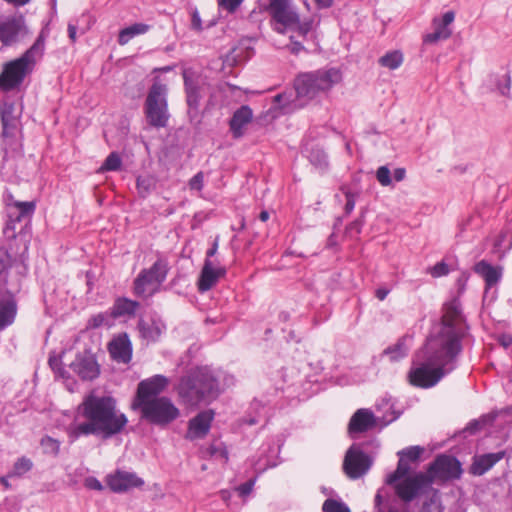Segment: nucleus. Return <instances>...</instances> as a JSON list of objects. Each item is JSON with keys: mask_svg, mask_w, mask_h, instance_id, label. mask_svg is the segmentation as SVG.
Here are the masks:
<instances>
[{"mask_svg": "<svg viewBox=\"0 0 512 512\" xmlns=\"http://www.w3.org/2000/svg\"><path fill=\"white\" fill-rule=\"evenodd\" d=\"M128 424L127 416L117 408L111 395L86 394L77 406L74 422L67 431L70 442L94 436L102 441L121 434Z\"/></svg>", "mask_w": 512, "mask_h": 512, "instance_id": "obj_1", "label": "nucleus"}, {"mask_svg": "<svg viewBox=\"0 0 512 512\" xmlns=\"http://www.w3.org/2000/svg\"><path fill=\"white\" fill-rule=\"evenodd\" d=\"M469 326L458 298L443 305L441 327L435 335H430L420 353L439 366L448 368L455 365L463 350L462 339L468 335Z\"/></svg>", "mask_w": 512, "mask_h": 512, "instance_id": "obj_2", "label": "nucleus"}, {"mask_svg": "<svg viewBox=\"0 0 512 512\" xmlns=\"http://www.w3.org/2000/svg\"><path fill=\"white\" fill-rule=\"evenodd\" d=\"M220 392L219 378L209 366H197L188 370L177 387L181 401L190 406L215 400Z\"/></svg>", "mask_w": 512, "mask_h": 512, "instance_id": "obj_3", "label": "nucleus"}, {"mask_svg": "<svg viewBox=\"0 0 512 512\" xmlns=\"http://www.w3.org/2000/svg\"><path fill=\"white\" fill-rule=\"evenodd\" d=\"M341 78V72L336 68L299 73L294 79L296 97L310 101L319 93L329 91Z\"/></svg>", "mask_w": 512, "mask_h": 512, "instance_id": "obj_4", "label": "nucleus"}, {"mask_svg": "<svg viewBox=\"0 0 512 512\" xmlns=\"http://www.w3.org/2000/svg\"><path fill=\"white\" fill-rule=\"evenodd\" d=\"M131 409L140 412V418L159 429H167L181 415L180 409L168 396L151 399L141 404H131Z\"/></svg>", "mask_w": 512, "mask_h": 512, "instance_id": "obj_5", "label": "nucleus"}, {"mask_svg": "<svg viewBox=\"0 0 512 512\" xmlns=\"http://www.w3.org/2000/svg\"><path fill=\"white\" fill-rule=\"evenodd\" d=\"M456 368L439 366L420 352L413 359L411 368L407 373L408 383L417 388L428 389L434 387L445 375Z\"/></svg>", "mask_w": 512, "mask_h": 512, "instance_id": "obj_6", "label": "nucleus"}, {"mask_svg": "<svg viewBox=\"0 0 512 512\" xmlns=\"http://www.w3.org/2000/svg\"><path fill=\"white\" fill-rule=\"evenodd\" d=\"M383 401L385 405L388 406V409L381 417H376L374 413L367 408H360L354 412L347 427L348 434L351 438H355L357 434L370 431L376 426L384 428L401 416L402 410L396 409L394 403H390L391 399Z\"/></svg>", "mask_w": 512, "mask_h": 512, "instance_id": "obj_7", "label": "nucleus"}, {"mask_svg": "<svg viewBox=\"0 0 512 512\" xmlns=\"http://www.w3.org/2000/svg\"><path fill=\"white\" fill-rule=\"evenodd\" d=\"M167 95V85L157 79L154 80L144 103L147 123L154 128H165L168 125L170 114Z\"/></svg>", "mask_w": 512, "mask_h": 512, "instance_id": "obj_8", "label": "nucleus"}, {"mask_svg": "<svg viewBox=\"0 0 512 512\" xmlns=\"http://www.w3.org/2000/svg\"><path fill=\"white\" fill-rule=\"evenodd\" d=\"M370 445L379 447L376 439L362 443H353L345 453L343 460V471L346 476L356 480L364 476L373 465V457L364 451V448Z\"/></svg>", "mask_w": 512, "mask_h": 512, "instance_id": "obj_9", "label": "nucleus"}, {"mask_svg": "<svg viewBox=\"0 0 512 512\" xmlns=\"http://www.w3.org/2000/svg\"><path fill=\"white\" fill-rule=\"evenodd\" d=\"M267 10L277 23L303 38L312 30L313 21H301L299 14L290 7L289 0H270Z\"/></svg>", "mask_w": 512, "mask_h": 512, "instance_id": "obj_10", "label": "nucleus"}, {"mask_svg": "<svg viewBox=\"0 0 512 512\" xmlns=\"http://www.w3.org/2000/svg\"><path fill=\"white\" fill-rule=\"evenodd\" d=\"M33 70L21 57L4 63L0 73V91L7 93L18 89Z\"/></svg>", "mask_w": 512, "mask_h": 512, "instance_id": "obj_11", "label": "nucleus"}, {"mask_svg": "<svg viewBox=\"0 0 512 512\" xmlns=\"http://www.w3.org/2000/svg\"><path fill=\"white\" fill-rule=\"evenodd\" d=\"M169 272L166 259L158 258L150 268L142 269L133 282V293L141 297L146 292V286L154 282L162 284Z\"/></svg>", "mask_w": 512, "mask_h": 512, "instance_id": "obj_12", "label": "nucleus"}, {"mask_svg": "<svg viewBox=\"0 0 512 512\" xmlns=\"http://www.w3.org/2000/svg\"><path fill=\"white\" fill-rule=\"evenodd\" d=\"M432 483L429 475L418 472L412 476L402 478L394 484L396 495L404 502L410 503L418 497L425 488Z\"/></svg>", "mask_w": 512, "mask_h": 512, "instance_id": "obj_13", "label": "nucleus"}, {"mask_svg": "<svg viewBox=\"0 0 512 512\" xmlns=\"http://www.w3.org/2000/svg\"><path fill=\"white\" fill-rule=\"evenodd\" d=\"M28 34L26 19L21 13L9 16L0 22V42L5 47L13 46Z\"/></svg>", "mask_w": 512, "mask_h": 512, "instance_id": "obj_14", "label": "nucleus"}, {"mask_svg": "<svg viewBox=\"0 0 512 512\" xmlns=\"http://www.w3.org/2000/svg\"><path fill=\"white\" fill-rule=\"evenodd\" d=\"M429 477L441 480L459 479L463 473L462 464L457 457L440 454L429 465Z\"/></svg>", "mask_w": 512, "mask_h": 512, "instance_id": "obj_15", "label": "nucleus"}, {"mask_svg": "<svg viewBox=\"0 0 512 512\" xmlns=\"http://www.w3.org/2000/svg\"><path fill=\"white\" fill-rule=\"evenodd\" d=\"M168 384L169 379L162 374H156L141 380L137 385L131 404H141L162 397L161 393L165 391Z\"/></svg>", "mask_w": 512, "mask_h": 512, "instance_id": "obj_16", "label": "nucleus"}, {"mask_svg": "<svg viewBox=\"0 0 512 512\" xmlns=\"http://www.w3.org/2000/svg\"><path fill=\"white\" fill-rule=\"evenodd\" d=\"M69 368L82 380L93 381L100 375V365L91 349H84L75 355Z\"/></svg>", "mask_w": 512, "mask_h": 512, "instance_id": "obj_17", "label": "nucleus"}, {"mask_svg": "<svg viewBox=\"0 0 512 512\" xmlns=\"http://www.w3.org/2000/svg\"><path fill=\"white\" fill-rule=\"evenodd\" d=\"M184 79V89L186 94V103L188 106V117L191 123H200V101L202 99L201 96V87L197 80L189 77L186 72L183 73Z\"/></svg>", "mask_w": 512, "mask_h": 512, "instance_id": "obj_18", "label": "nucleus"}, {"mask_svg": "<svg viewBox=\"0 0 512 512\" xmlns=\"http://www.w3.org/2000/svg\"><path fill=\"white\" fill-rule=\"evenodd\" d=\"M106 482L108 487L115 493H123L133 488H141L145 483L135 472L123 470H116L114 474L108 475Z\"/></svg>", "mask_w": 512, "mask_h": 512, "instance_id": "obj_19", "label": "nucleus"}, {"mask_svg": "<svg viewBox=\"0 0 512 512\" xmlns=\"http://www.w3.org/2000/svg\"><path fill=\"white\" fill-rule=\"evenodd\" d=\"M226 274L227 269L224 266H215L213 260L205 259L197 281L198 291L204 293L211 290Z\"/></svg>", "mask_w": 512, "mask_h": 512, "instance_id": "obj_20", "label": "nucleus"}, {"mask_svg": "<svg viewBox=\"0 0 512 512\" xmlns=\"http://www.w3.org/2000/svg\"><path fill=\"white\" fill-rule=\"evenodd\" d=\"M213 419V410L209 409L199 412L189 420L186 438L189 440L204 438L211 428Z\"/></svg>", "mask_w": 512, "mask_h": 512, "instance_id": "obj_21", "label": "nucleus"}, {"mask_svg": "<svg viewBox=\"0 0 512 512\" xmlns=\"http://www.w3.org/2000/svg\"><path fill=\"white\" fill-rule=\"evenodd\" d=\"M17 300L9 289L0 291V330L12 325L17 315Z\"/></svg>", "mask_w": 512, "mask_h": 512, "instance_id": "obj_22", "label": "nucleus"}, {"mask_svg": "<svg viewBox=\"0 0 512 512\" xmlns=\"http://www.w3.org/2000/svg\"><path fill=\"white\" fill-rule=\"evenodd\" d=\"M302 154L320 173L325 174L329 169V157L322 146L313 141L307 142L302 148Z\"/></svg>", "mask_w": 512, "mask_h": 512, "instance_id": "obj_23", "label": "nucleus"}, {"mask_svg": "<svg viewBox=\"0 0 512 512\" xmlns=\"http://www.w3.org/2000/svg\"><path fill=\"white\" fill-rule=\"evenodd\" d=\"M14 207L12 210L8 212V221L5 226V233L8 231L15 232L16 223H20L23 220L30 219L34 214L36 204L34 201H19L13 202ZM15 236V233L12 234V237Z\"/></svg>", "mask_w": 512, "mask_h": 512, "instance_id": "obj_24", "label": "nucleus"}, {"mask_svg": "<svg viewBox=\"0 0 512 512\" xmlns=\"http://www.w3.org/2000/svg\"><path fill=\"white\" fill-rule=\"evenodd\" d=\"M108 351L113 360L127 364L132 359V343L127 333L119 334L108 344Z\"/></svg>", "mask_w": 512, "mask_h": 512, "instance_id": "obj_25", "label": "nucleus"}, {"mask_svg": "<svg viewBox=\"0 0 512 512\" xmlns=\"http://www.w3.org/2000/svg\"><path fill=\"white\" fill-rule=\"evenodd\" d=\"M141 337L150 342H156L166 330V324L158 315L149 320L140 319L137 324Z\"/></svg>", "mask_w": 512, "mask_h": 512, "instance_id": "obj_26", "label": "nucleus"}, {"mask_svg": "<svg viewBox=\"0 0 512 512\" xmlns=\"http://www.w3.org/2000/svg\"><path fill=\"white\" fill-rule=\"evenodd\" d=\"M253 119V111L249 105H242L236 109L229 120V129L234 139L242 138L244 128Z\"/></svg>", "mask_w": 512, "mask_h": 512, "instance_id": "obj_27", "label": "nucleus"}, {"mask_svg": "<svg viewBox=\"0 0 512 512\" xmlns=\"http://www.w3.org/2000/svg\"><path fill=\"white\" fill-rule=\"evenodd\" d=\"M474 271L485 281L484 298H486L490 290L500 281L502 277V268L499 266H493L485 260H481L474 265Z\"/></svg>", "mask_w": 512, "mask_h": 512, "instance_id": "obj_28", "label": "nucleus"}, {"mask_svg": "<svg viewBox=\"0 0 512 512\" xmlns=\"http://www.w3.org/2000/svg\"><path fill=\"white\" fill-rule=\"evenodd\" d=\"M504 456V451L476 455L473 457V462L470 466V473L475 476H482L487 471H489L496 463L503 459Z\"/></svg>", "mask_w": 512, "mask_h": 512, "instance_id": "obj_29", "label": "nucleus"}, {"mask_svg": "<svg viewBox=\"0 0 512 512\" xmlns=\"http://www.w3.org/2000/svg\"><path fill=\"white\" fill-rule=\"evenodd\" d=\"M49 36L47 28H42L34 43L20 56L33 68L36 65V57H42L45 51V42Z\"/></svg>", "mask_w": 512, "mask_h": 512, "instance_id": "obj_30", "label": "nucleus"}, {"mask_svg": "<svg viewBox=\"0 0 512 512\" xmlns=\"http://www.w3.org/2000/svg\"><path fill=\"white\" fill-rule=\"evenodd\" d=\"M2 160L17 159L24 156L23 141L21 136H9L2 138Z\"/></svg>", "mask_w": 512, "mask_h": 512, "instance_id": "obj_31", "label": "nucleus"}, {"mask_svg": "<svg viewBox=\"0 0 512 512\" xmlns=\"http://www.w3.org/2000/svg\"><path fill=\"white\" fill-rule=\"evenodd\" d=\"M140 303L126 297H118L110 308V316L114 319L134 315Z\"/></svg>", "mask_w": 512, "mask_h": 512, "instance_id": "obj_32", "label": "nucleus"}, {"mask_svg": "<svg viewBox=\"0 0 512 512\" xmlns=\"http://www.w3.org/2000/svg\"><path fill=\"white\" fill-rule=\"evenodd\" d=\"M150 29V25L145 23H134L120 30L118 35V43L120 45L127 44L132 38L145 34Z\"/></svg>", "mask_w": 512, "mask_h": 512, "instance_id": "obj_33", "label": "nucleus"}, {"mask_svg": "<svg viewBox=\"0 0 512 512\" xmlns=\"http://www.w3.org/2000/svg\"><path fill=\"white\" fill-rule=\"evenodd\" d=\"M157 180L150 174L139 175L136 178V189L139 197L145 199L156 189Z\"/></svg>", "mask_w": 512, "mask_h": 512, "instance_id": "obj_34", "label": "nucleus"}, {"mask_svg": "<svg viewBox=\"0 0 512 512\" xmlns=\"http://www.w3.org/2000/svg\"><path fill=\"white\" fill-rule=\"evenodd\" d=\"M384 355L390 357L391 361H399L408 354V347L406 346V336L400 337L397 342L391 346H388L384 351Z\"/></svg>", "mask_w": 512, "mask_h": 512, "instance_id": "obj_35", "label": "nucleus"}, {"mask_svg": "<svg viewBox=\"0 0 512 512\" xmlns=\"http://www.w3.org/2000/svg\"><path fill=\"white\" fill-rule=\"evenodd\" d=\"M410 472V465L409 461H407L404 457L399 456V460L397 463V467L395 471L390 473L386 478V484L387 485H394L398 481H400L402 478H405L409 475Z\"/></svg>", "mask_w": 512, "mask_h": 512, "instance_id": "obj_36", "label": "nucleus"}, {"mask_svg": "<svg viewBox=\"0 0 512 512\" xmlns=\"http://www.w3.org/2000/svg\"><path fill=\"white\" fill-rule=\"evenodd\" d=\"M380 66L395 70L403 63V53L400 50L389 51L378 60Z\"/></svg>", "mask_w": 512, "mask_h": 512, "instance_id": "obj_37", "label": "nucleus"}, {"mask_svg": "<svg viewBox=\"0 0 512 512\" xmlns=\"http://www.w3.org/2000/svg\"><path fill=\"white\" fill-rule=\"evenodd\" d=\"M33 468V462L30 458L26 456H22L18 458L13 464L12 469L9 471V476H14L15 478H21L26 473L30 472Z\"/></svg>", "mask_w": 512, "mask_h": 512, "instance_id": "obj_38", "label": "nucleus"}, {"mask_svg": "<svg viewBox=\"0 0 512 512\" xmlns=\"http://www.w3.org/2000/svg\"><path fill=\"white\" fill-rule=\"evenodd\" d=\"M486 424L484 419H472L467 425L454 434V438L465 439L468 436H473L479 433Z\"/></svg>", "mask_w": 512, "mask_h": 512, "instance_id": "obj_39", "label": "nucleus"}, {"mask_svg": "<svg viewBox=\"0 0 512 512\" xmlns=\"http://www.w3.org/2000/svg\"><path fill=\"white\" fill-rule=\"evenodd\" d=\"M63 354L64 352H62L60 355H50L48 358V364L56 377L62 379H70L71 375L69 371L65 369L62 362Z\"/></svg>", "mask_w": 512, "mask_h": 512, "instance_id": "obj_40", "label": "nucleus"}, {"mask_svg": "<svg viewBox=\"0 0 512 512\" xmlns=\"http://www.w3.org/2000/svg\"><path fill=\"white\" fill-rule=\"evenodd\" d=\"M434 24L436 25L434 31L426 34L423 38V42L425 44H433V43L438 42L439 40H446L452 34V31L450 28H443V27H440L439 25H437L436 19L434 20Z\"/></svg>", "mask_w": 512, "mask_h": 512, "instance_id": "obj_41", "label": "nucleus"}, {"mask_svg": "<svg viewBox=\"0 0 512 512\" xmlns=\"http://www.w3.org/2000/svg\"><path fill=\"white\" fill-rule=\"evenodd\" d=\"M60 445L61 443L59 440L54 439L49 435L43 436L40 440V446L42 448L43 453L53 457H57L59 455Z\"/></svg>", "mask_w": 512, "mask_h": 512, "instance_id": "obj_42", "label": "nucleus"}, {"mask_svg": "<svg viewBox=\"0 0 512 512\" xmlns=\"http://www.w3.org/2000/svg\"><path fill=\"white\" fill-rule=\"evenodd\" d=\"M273 103L280 110H282L283 113H288L293 108L304 106V104L298 105L297 103L291 102V94L288 95L287 93H279V94L275 95L274 99H273Z\"/></svg>", "mask_w": 512, "mask_h": 512, "instance_id": "obj_43", "label": "nucleus"}, {"mask_svg": "<svg viewBox=\"0 0 512 512\" xmlns=\"http://www.w3.org/2000/svg\"><path fill=\"white\" fill-rule=\"evenodd\" d=\"M444 508L438 490H435L433 494L422 504L419 512H443Z\"/></svg>", "mask_w": 512, "mask_h": 512, "instance_id": "obj_44", "label": "nucleus"}, {"mask_svg": "<svg viewBox=\"0 0 512 512\" xmlns=\"http://www.w3.org/2000/svg\"><path fill=\"white\" fill-rule=\"evenodd\" d=\"M323 512H351L349 506L341 501L332 498H328L322 505Z\"/></svg>", "mask_w": 512, "mask_h": 512, "instance_id": "obj_45", "label": "nucleus"}, {"mask_svg": "<svg viewBox=\"0 0 512 512\" xmlns=\"http://www.w3.org/2000/svg\"><path fill=\"white\" fill-rule=\"evenodd\" d=\"M423 452L424 448L419 445H416L409 446L398 451L397 455L404 457L409 462H417L420 459Z\"/></svg>", "mask_w": 512, "mask_h": 512, "instance_id": "obj_46", "label": "nucleus"}, {"mask_svg": "<svg viewBox=\"0 0 512 512\" xmlns=\"http://www.w3.org/2000/svg\"><path fill=\"white\" fill-rule=\"evenodd\" d=\"M122 166V159L117 152H111L103 162L101 170L103 171H119Z\"/></svg>", "mask_w": 512, "mask_h": 512, "instance_id": "obj_47", "label": "nucleus"}, {"mask_svg": "<svg viewBox=\"0 0 512 512\" xmlns=\"http://www.w3.org/2000/svg\"><path fill=\"white\" fill-rule=\"evenodd\" d=\"M2 138L17 135V125L14 119H9L4 113L1 115Z\"/></svg>", "mask_w": 512, "mask_h": 512, "instance_id": "obj_48", "label": "nucleus"}, {"mask_svg": "<svg viewBox=\"0 0 512 512\" xmlns=\"http://www.w3.org/2000/svg\"><path fill=\"white\" fill-rule=\"evenodd\" d=\"M207 453L211 457H220L226 461L228 460V451L225 445L220 441L212 442L207 448Z\"/></svg>", "mask_w": 512, "mask_h": 512, "instance_id": "obj_49", "label": "nucleus"}, {"mask_svg": "<svg viewBox=\"0 0 512 512\" xmlns=\"http://www.w3.org/2000/svg\"><path fill=\"white\" fill-rule=\"evenodd\" d=\"M9 255L6 251L0 249V285L7 284L8 269L10 267L8 261Z\"/></svg>", "mask_w": 512, "mask_h": 512, "instance_id": "obj_50", "label": "nucleus"}, {"mask_svg": "<svg viewBox=\"0 0 512 512\" xmlns=\"http://www.w3.org/2000/svg\"><path fill=\"white\" fill-rule=\"evenodd\" d=\"M364 223H365L364 213H361V215L357 219H355L354 221H352L351 223H349L346 226V229H345L346 234L349 235L350 237L359 235L362 231V227L364 226Z\"/></svg>", "mask_w": 512, "mask_h": 512, "instance_id": "obj_51", "label": "nucleus"}, {"mask_svg": "<svg viewBox=\"0 0 512 512\" xmlns=\"http://www.w3.org/2000/svg\"><path fill=\"white\" fill-rule=\"evenodd\" d=\"M191 23L190 29L200 33L204 30L202 19L197 7H190Z\"/></svg>", "mask_w": 512, "mask_h": 512, "instance_id": "obj_52", "label": "nucleus"}, {"mask_svg": "<svg viewBox=\"0 0 512 512\" xmlns=\"http://www.w3.org/2000/svg\"><path fill=\"white\" fill-rule=\"evenodd\" d=\"M449 265L444 261L437 262L434 266L429 268V273L432 277L438 278L442 276H446L450 272Z\"/></svg>", "mask_w": 512, "mask_h": 512, "instance_id": "obj_53", "label": "nucleus"}, {"mask_svg": "<svg viewBox=\"0 0 512 512\" xmlns=\"http://www.w3.org/2000/svg\"><path fill=\"white\" fill-rule=\"evenodd\" d=\"M376 179L382 186L392 184L391 172L388 166H380L376 171Z\"/></svg>", "mask_w": 512, "mask_h": 512, "instance_id": "obj_54", "label": "nucleus"}, {"mask_svg": "<svg viewBox=\"0 0 512 512\" xmlns=\"http://www.w3.org/2000/svg\"><path fill=\"white\" fill-rule=\"evenodd\" d=\"M469 277L470 273L468 271H462L459 277L456 279L455 286L457 288L458 295L455 296V298H460V296L465 292ZM452 299H454V297ZM458 300L460 301V299Z\"/></svg>", "mask_w": 512, "mask_h": 512, "instance_id": "obj_55", "label": "nucleus"}, {"mask_svg": "<svg viewBox=\"0 0 512 512\" xmlns=\"http://www.w3.org/2000/svg\"><path fill=\"white\" fill-rule=\"evenodd\" d=\"M503 78V82L497 81V89L502 96L510 97L511 77L509 74H505Z\"/></svg>", "mask_w": 512, "mask_h": 512, "instance_id": "obj_56", "label": "nucleus"}, {"mask_svg": "<svg viewBox=\"0 0 512 512\" xmlns=\"http://www.w3.org/2000/svg\"><path fill=\"white\" fill-rule=\"evenodd\" d=\"M106 315L104 313H98L92 315L87 322V328L89 329H97L101 327L106 321Z\"/></svg>", "mask_w": 512, "mask_h": 512, "instance_id": "obj_57", "label": "nucleus"}, {"mask_svg": "<svg viewBox=\"0 0 512 512\" xmlns=\"http://www.w3.org/2000/svg\"><path fill=\"white\" fill-rule=\"evenodd\" d=\"M286 48L289 50V52L293 55H299L300 52L302 51H307V49L305 48V46L295 40V37L293 35L290 36V43L286 46Z\"/></svg>", "mask_w": 512, "mask_h": 512, "instance_id": "obj_58", "label": "nucleus"}, {"mask_svg": "<svg viewBox=\"0 0 512 512\" xmlns=\"http://www.w3.org/2000/svg\"><path fill=\"white\" fill-rule=\"evenodd\" d=\"M204 176L203 172L196 173L190 180H189V187L192 190L201 191L204 186Z\"/></svg>", "mask_w": 512, "mask_h": 512, "instance_id": "obj_59", "label": "nucleus"}, {"mask_svg": "<svg viewBox=\"0 0 512 512\" xmlns=\"http://www.w3.org/2000/svg\"><path fill=\"white\" fill-rule=\"evenodd\" d=\"M255 482H256V477L251 478V479L247 480L246 482L240 484L237 488L239 495L241 497L248 496L252 492Z\"/></svg>", "mask_w": 512, "mask_h": 512, "instance_id": "obj_60", "label": "nucleus"}, {"mask_svg": "<svg viewBox=\"0 0 512 512\" xmlns=\"http://www.w3.org/2000/svg\"><path fill=\"white\" fill-rule=\"evenodd\" d=\"M355 197H356V195L353 192H351L349 190L345 192L346 203L344 206V212H345L346 216L351 214V212L355 208V203H356Z\"/></svg>", "mask_w": 512, "mask_h": 512, "instance_id": "obj_61", "label": "nucleus"}, {"mask_svg": "<svg viewBox=\"0 0 512 512\" xmlns=\"http://www.w3.org/2000/svg\"><path fill=\"white\" fill-rule=\"evenodd\" d=\"M243 0H218L219 7L226 9L228 12L233 13L240 6Z\"/></svg>", "mask_w": 512, "mask_h": 512, "instance_id": "obj_62", "label": "nucleus"}, {"mask_svg": "<svg viewBox=\"0 0 512 512\" xmlns=\"http://www.w3.org/2000/svg\"><path fill=\"white\" fill-rule=\"evenodd\" d=\"M84 486L87 489L96 490V491H102L104 489V486L102 485V483L96 477H93V476H89V477L85 478Z\"/></svg>", "mask_w": 512, "mask_h": 512, "instance_id": "obj_63", "label": "nucleus"}, {"mask_svg": "<svg viewBox=\"0 0 512 512\" xmlns=\"http://www.w3.org/2000/svg\"><path fill=\"white\" fill-rule=\"evenodd\" d=\"M454 18L455 13L453 11H447L444 13L439 23L436 22V24L443 28H449L448 26L454 21Z\"/></svg>", "mask_w": 512, "mask_h": 512, "instance_id": "obj_64", "label": "nucleus"}]
</instances>
